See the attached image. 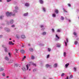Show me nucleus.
<instances>
[{"label":"nucleus","mask_w":79,"mask_h":79,"mask_svg":"<svg viewBox=\"0 0 79 79\" xmlns=\"http://www.w3.org/2000/svg\"><path fill=\"white\" fill-rule=\"evenodd\" d=\"M28 46H31V44L30 43H29L28 44Z\"/></svg>","instance_id":"53"},{"label":"nucleus","mask_w":79,"mask_h":79,"mask_svg":"<svg viewBox=\"0 0 79 79\" xmlns=\"http://www.w3.org/2000/svg\"><path fill=\"white\" fill-rule=\"evenodd\" d=\"M32 65H33V66H35V64H34V63H32Z\"/></svg>","instance_id":"51"},{"label":"nucleus","mask_w":79,"mask_h":79,"mask_svg":"<svg viewBox=\"0 0 79 79\" xmlns=\"http://www.w3.org/2000/svg\"><path fill=\"white\" fill-rule=\"evenodd\" d=\"M10 29H8L7 30H6L7 32H10Z\"/></svg>","instance_id":"43"},{"label":"nucleus","mask_w":79,"mask_h":79,"mask_svg":"<svg viewBox=\"0 0 79 79\" xmlns=\"http://www.w3.org/2000/svg\"><path fill=\"white\" fill-rule=\"evenodd\" d=\"M50 65H48V64H47L46 65V68H48V67H50Z\"/></svg>","instance_id":"12"},{"label":"nucleus","mask_w":79,"mask_h":79,"mask_svg":"<svg viewBox=\"0 0 79 79\" xmlns=\"http://www.w3.org/2000/svg\"><path fill=\"white\" fill-rule=\"evenodd\" d=\"M40 3H41V4L44 3V1H43L42 0H40Z\"/></svg>","instance_id":"11"},{"label":"nucleus","mask_w":79,"mask_h":79,"mask_svg":"<svg viewBox=\"0 0 79 79\" xmlns=\"http://www.w3.org/2000/svg\"><path fill=\"white\" fill-rule=\"evenodd\" d=\"M2 47H5V46H4V45H2Z\"/></svg>","instance_id":"55"},{"label":"nucleus","mask_w":79,"mask_h":79,"mask_svg":"<svg viewBox=\"0 0 79 79\" xmlns=\"http://www.w3.org/2000/svg\"><path fill=\"white\" fill-rule=\"evenodd\" d=\"M4 48H5V52H8L7 50V48L6 47H4Z\"/></svg>","instance_id":"4"},{"label":"nucleus","mask_w":79,"mask_h":79,"mask_svg":"<svg viewBox=\"0 0 79 79\" xmlns=\"http://www.w3.org/2000/svg\"><path fill=\"white\" fill-rule=\"evenodd\" d=\"M74 71H76V68H74Z\"/></svg>","instance_id":"44"},{"label":"nucleus","mask_w":79,"mask_h":79,"mask_svg":"<svg viewBox=\"0 0 79 79\" xmlns=\"http://www.w3.org/2000/svg\"><path fill=\"white\" fill-rule=\"evenodd\" d=\"M18 65L17 64H16L15 65V66H16V67H18Z\"/></svg>","instance_id":"48"},{"label":"nucleus","mask_w":79,"mask_h":79,"mask_svg":"<svg viewBox=\"0 0 79 79\" xmlns=\"http://www.w3.org/2000/svg\"><path fill=\"white\" fill-rule=\"evenodd\" d=\"M69 22H71V20H69Z\"/></svg>","instance_id":"57"},{"label":"nucleus","mask_w":79,"mask_h":79,"mask_svg":"<svg viewBox=\"0 0 79 79\" xmlns=\"http://www.w3.org/2000/svg\"><path fill=\"white\" fill-rule=\"evenodd\" d=\"M13 12L14 13H17L18 12V11L16 10H14Z\"/></svg>","instance_id":"15"},{"label":"nucleus","mask_w":79,"mask_h":79,"mask_svg":"<svg viewBox=\"0 0 79 79\" xmlns=\"http://www.w3.org/2000/svg\"><path fill=\"white\" fill-rule=\"evenodd\" d=\"M11 0H7V2H11Z\"/></svg>","instance_id":"38"},{"label":"nucleus","mask_w":79,"mask_h":79,"mask_svg":"<svg viewBox=\"0 0 79 79\" xmlns=\"http://www.w3.org/2000/svg\"><path fill=\"white\" fill-rule=\"evenodd\" d=\"M28 15V13H27L24 14V16H27V15Z\"/></svg>","instance_id":"16"},{"label":"nucleus","mask_w":79,"mask_h":79,"mask_svg":"<svg viewBox=\"0 0 79 79\" xmlns=\"http://www.w3.org/2000/svg\"><path fill=\"white\" fill-rule=\"evenodd\" d=\"M10 24H13V20H11L10 21Z\"/></svg>","instance_id":"14"},{"label":"nucleus","mask_w":79,"mask_h":79,"mask_svg":"<svg viewBox=\"0 0 79 79\" xmlns=\"http://www.w3.org/2000/svg\"><path fill=\"white\" fill-rule=\"evenodd\" d=\"M48 52H50L51 51V49L49 48H48Z\"/></svg>","instance_id":"26"},{"label":"nucleus","mask_w":79,"mask_h":79,"mask_svg":"<svg viewBox=\"0 0 79 79\" xmlns=\"http://www.w3.org/2000/svg\"><path fill=\"white\" fill-rule=\"evenodd\" d=\"M29 71H31V69H29Z\"/></svg>","instance_id":"64"},{"label":"nucleus","mask_w":79,"mask_h":79,"mask_svg":"<svg viewBox=\"0 0 79 79\" xmlns=\"http://www.w3.org/2000/svg\"><path fill=\"white\" fill-rule=\"evenodd\" d=\"M9 45H14V43H12V41H10L9 42Z\"/></svg>","instance_id":"3"},{"label":"nucleus","mask_w":79,"mask_h":79,"mask_svg":"<svg viewBox=\"0 0 79 79\" xmlns=\"http://www.w3.org/2000/svg\"><path fill=\"white\" fill-rule=\"evenodd\" d=\"M25 6H29V5L28 3H26L25 4Z\"/></svg>","instance_id":"19"},{"label":"nucleus","mask_w":79,"mask_h":79,"mask_svg":"<svg viewBox=\"0 0 79 79\" xmlns=\"http://www.w3.org/2000/svg\"><path fill=\"white\" fill-rule=\"evenodd\" d=\"M16 53H18V51H16Z\"/></svg>","instance_id":"63"},{"label":"nucleus","mask_w":79,"mask_h":79,"mask_svg":"<svg viewBox=\"0 0 79 79\" xmlns=\"http://www.w3.org/2000/svg\"><path fill=\"white\" fill-rule=\"evenodd\" d=\"M52 16L53 17H55L56 16V15L55 14H52Z\"/></svg>","instance_id":"21"},{"label":"nucleus","mask_w":79,"mask_h":79,"mask_svg":"<svg viewBox=\"0 0 79 79\" xmlns=\"http://www.w3.org/2000/svg\"><path fill=\"white\" fill-rule=\"evenodd\" d=\"M26 67L27 68V70H28V69H29V66L28 65H26Z\"/></svg>","instance_id":"17"},{"label":"nucleus","mask_w":79,"mask_h":79,"mask_svg":"<svg viewBox=\"0 0 79 79\" xmlns=\"http://www.w3.org/2000/svg\"><path fill=\"white\" fill-rule=\"evenodd\" d=\"M29 50L30 52H33V51H34V49H33V48H30Z\"/></svg>","instance_id":"10"},{"label":"nucleus","mask_w":79,"mask_h":79,"mask_svg":"<svg viewBox=\"0 0 79 79\" xmlns=\"http://www.w3.org/2000/svg\"><path fill=\"white\" fill-rule=\"evenodd\" d=\"M22 69L24 71H26V70L25 67H23Z\"/></svg>","instance_id":"6"},{"label":"nucleus","mask_w":79,"mask_h":79,"mask_svg":"<svg viewBox=\"0 0 79 79\" xmlns=\"http://www.w3.org/2000/svg\"><path fill=\"white\" fill-rule=\"evenodd\" d=\"M3 70H4V69L3 68H2L0 69V72L2 71H3Z\"/></svg>","instance_id":"13"},{"label":"nucleus","mask_w":79,"mask_h":79,"mask_svg":"<svg viewBox=\"0 0 79 79\" xmlns=\"http://www.w3.org/2000/svg\"><path fill=\"white\" fill-rule=\"evenodd\" d=\"M68 5L69 6H71V4H68Z\"/></svg>","instance_id":"49"},{"label":"nucleus","mask_w":79,"mask_h":79,"mask_svg":"<svg viewBox=\"0 0 79 79\" xmlns=\"http://www.w3.org/2000/svg\"><path fill=\"white\" fill-rule=\"evenodd\" d=\"M16 36L18 39H19V35H16Z\"/></svg>","instance_id":"23"},{"label":"nucleus","mask_w":79,"mask_h":79,"mask_svg":"<svg viewBox=\"0 0 79 79\" xmlns=\"http://www.w3.org/2000/svg\"><path fill=\"white\" fill-rule=\"evenodd\" d=\"M65 79H68V77H67V78Z\"/></svg>","instance_id":"56"},{"label":"nucleus","mask_w":79,"mask_h":79,"mask_svg":"<svg viewBox=\"0 0 79 79\" xmlns=\"http://www.w3.org/2000/svg\"><path fill=\"white\" fill-rule=\"evenodd\" d=\"M66 53L64 52V56H66Z\"/></svg>","instance_id":"29"},{"label":"nucleus","mask_w":79,"mask_h":79,"mask_svg":"<svg viewBox=\"0 0 79 79\" xmlns=\"http://www.w3.org/2000/svg\"><path fill=\"white\" fill-rule=\"evenodd\" d=\"M53 66L54 68H56V67H57V64H54Z\"/></svg>","instance_id":"9"},{"label":"nucleus","mask_w":79,"mask_h":79,"mask_svg":"<svg viewBox=\"0 0 79 79\" xmlns=\"http://www.w3.org/2000/svg\"><path fill=\"white\" fill-rule=\"evenodd\" d=\"M64 42L65 44V46H67V43H66V42L65 41H64Z\"/></svg>","instance_id":"35"},{"label":"nucleus","mask_w":79,"mask_h":79,"mask_svg":"<svg viewBox=\"0 0 79 79\" xmlns=\"http://www.w3.org/2000/svg\"><path fill=\"white\" fill-rule=\"evenodd\" d=\"M9 55L10 56V53H9Z\"/></svg>","instance_id":"58"},{"label":"nucleus","mask_w":79,"mask_h":79,"mask_svg":"<svg viewBox=\"0 0 79 79\" xmlns=\"http://www.w3.org/2000/svg\"><path fill=\"white\" fill-rule=\"evenodd\" d=\"M55 12L56 13V14H58V10H55Z\"/></svg>","instance_id":"8"},{"label":"nucleus","mask_w":79,"mask_h":79,"mask_svg":"<svg viewBox=\"0 0 79 79\" xmlns=\"http://www.w3.org/2000/svg\"><path fill=\"white\" fill-rule=\"evenodd\" d=\"M2 76H5V73H3L2 74Z\"/></svg>","instance_id":"46"},{"label":"nucleus","mask_w":79,"mask_h":79,"mask_svg":"<svg viewBox=\"0 0 79 79\" xmlns=\"http://www.w3.org/2000/svg\"><path fill=\"white\" fill-rule=\"evenodd\" d=\"M4 17V16L2 15V16L0 17V19H2V18H3Z\"/></svg>","instance_id":"20"},{"label":"nucleus","mask_w":79,"mask_h":79,"mask_svg":"<svg viewBox=\"0 0 79 79\" xmlns=\"http://www.w3.org/2000/svg\"><path fill=\"white\" fill-rule=\"evenodd\" d=\"M15 25H12L11 26V27H15Z\"/></svg>","instance_id":"45"},{"label":"nucleus","mask_w":79,"mask_h":79,"mask_svg":"<svg viewBox=\"0 0 79 79\" xmlns=\"http://www.w3.org/2000/svg\"><path fill=\"white\" fill-rule=\"evenodd\" d=\"M69 63L66 64L65 65V68H66L69 66Z\"/></svg>","instance_id":"7"},{"label":"nucleus","mask_w":79,"mask_h":79,"mask_svg":"<svg viewBox=\"0 0 79 79\" xmlns=\"http://www.w3.org/2000/svg\"><path fill=\"white\" fill-rule=\"evenodd\" d=\"M15 50L16 51H18V50L16 49H15Z\"/></svg>","instance_id":"59"},{"label":"nucleus","mask_w":79,"mask_h":79,"mask_svg":"<svg viewBox=\"0 0 79 79\" xmlns=\"http://www.w3.org/2000/svg\"><path fill=\"white\" fill-rule=\"evenodd\" d=\"M15 10H18V7L17 6L15 7Z\"/></svg>","instance_id":"25"},{"label":"nucleus","mask_w":79,"mask_h":79,"mask_svg":"<svg viewBox=\"0 0 79 79\" xmlns=\"http://www.w3.org/2000/svg\"><path fill=\"white\" fill-rule=\"evenodd\" d=\"M66 40L67 43H68V38H66Z\"/></svg>","instance_id":"34"},{"label":"nucleus","mask_w":79,"mask_h":79,"mask_svg":"<svg viewBox=\"0 0 79 79\" xmlns=\"http://www.w3.org/2000/svg\"><path fill=\"white\" fill-rule=\"evenodd\" d=\"M57 32H60V30L59 29H57Z\"/></svg>","instance_id":"31"},{"label":"nucleus","mask_w":79,"mask_h":79,"mask_svg":"<svg viewBox=\"0 0 79 79\" xmlns=\"http://www.w3.org/2000/svg\"><path fill=\"white\" fill-rule=\"evenodd\" d=\"M49 57H50V55H48L47 56V58H49Z\"/></svg>","instance_id":"37"},{"label":"nucleus","mask_w":79,"mask_h":79,"mask_svg":"<svg viewBox=\"0 0 79 79\" xmlns=\"http://www.w3.org/2000/svg\"><path fill=\"white\" fill-rule=\"evenodd\" d=\"M33 72H35L36 71V69H35L33 70Z\"/></svg>","instance_id":"42"},{"label":"nucleus","mask_w":79,"mask_h":79,"mask_svg":"<svg viewBox=\"0 0 79 79\" xmlns=\"http://www.w3.org/2000/svg\"><path fill=\"white\" fill-rule=\"evenodd\" d=\"M40 27L42 28V27H44V26L43 25H41L40 26Z\"/></svg>","instance_id":"52"},{"label":"nucleus","mask_w":79,"mask_h":79,"mask_svg":"<svg viewBox=\"0 0 79 79\" xmlns=\"http://www.w3.org/2000/svg\"><path fill=\"white\" fill-rule=\"evenodd\" d=\"M20 52L21 53H24L25 52V51L24 50H20Z\"/></svg>","instance_id":"2"},{"label":"nucleus","mask_w":79,"mask_h":79,"mask_svg":"<svg viewBox=\"0 0 79 79\" xmlns=\"http://www.w3.org/2000/svg\"><path fill=\"white\" fill-rule=\"evenodd\" d=\"M64 75V73H62V75H61V76H63Z\"/></svg>","instance_id":"40"},{"label":"nucleus","mask_w":79,"mask_h":79,"mask_svg":"<svg viewBox=\"0 0 79 79\" xmlns=\"http://www.w3.org/2000/svg\"><path fill=\"white\" fill-rule=\"evenodd\" d=\"M43 35H45L46 34V32H43L42 33Z\"/></svg>","instance_id":"27"},{"label":"nucleus","mask_w":79,"mask_h":79,"mask_svg":"<svg viewBox=\"0 0 79 79\" xmlns=\"http://www.w3.org/2000/svg\"><path fill=\"white\" fill-rule=\"evenodd\" d=\"M5 59L6 60H7V61H8L9 60V58H8L7 57H6L5 58Z\"/></svg>","instance_id":"18"},{"label":"nucleus","mask_w":79,"mask_h":79,"mask_svg":"<svg viewBox=\"0 0 79 79\" xmlns=\"http://www.w3.org/2000/svg\"><path fill=\"white\" fill-rule=\"evenodd\" d=\"M77 41L75 42V45H77V44H78Z\"/></svg>","instance_id":"28"},{"label":"nucleus","mask_w":79,"mask_h":79,"mask_svg":"<svg viewBox=\"0 0 79 79\" xmlns=\"http://www.w3.org/2000/svg\"><path fill=\"white\" fill-rule=\"evenodd\" d=\"M26 58V57L24 56V57L23 58V60H24V58Z\"/></svg>","instance_id":"41"},{"label":"nucleus","mask_w":79,"mask_h":79,"mask_svg":"<svg viewBox=\"0 0 79 79\" xmlns=\"http://www.w3.org/2000/svg\"><path fill=\"white\" fill-rule=\"evenodd\" d=\"M60 47V45H57V47Z\"/></svg>","instance_id":"47"},{"label":"nucleus","mask_w":79,"mask_h":79,"mask_svg":"<svg viewBox=\"0 0 79 79\" xmlns=\"http://www.w3.org/2000/svg\"><path fill=\"white\" fill-rule=\"evenodd\" d=\"M8 77H9L8 76L6 77V78H8Z\"/></svg>","instance_id":"60"},{"label":"nucleus","mask_w":79,"mask_h":79,"mask_svg":"<svg viewBox=\"0 0 79 79\" xmlns=\"http://www.w3.org/2000/svg\"><path fill=\"white\" fill-rule=\"evenodd\" d=\"M43 10L44 11H45V8H43Z\"/></svg>","instance_id":"50"},{"label":"nucleus","mask_w":79,"mask_h":79,"mask_svg":"<svg viewBox=\"0 0 79 79\" xmlns=\"http://www.w3.org/2000/svg\"><path fill=\"white\" fill-rule=\"evenodd\" d=\"M56 37L58 39H60V37H58V35H56Z\"/></svg>","instance_id":"24"},{"label":"nucleus","mask_w":79,"mask_h":79,"mask_svg":"<svg viewBox=\"0 0 79 79\" xmlns=\"http://www.w3.org/2000/svg\"><path fill=\"white\" fill-rule=\"evenodd\" d=\"M73 34L74 35H77V34L76 32H74L73 33Z\"/></svg>","instance_id":"39"},{"label":"nucleus","mask_w":79,"mask_h":79,"mask_svg":"<svg viewBox=\"0 0 79 79\" xmlns=\"http://www.w3.org/2000/svg\"><path fill=\"white\" fill-rule=\"evenodd\" d=\"M52 31L53 32H55V30H54V29L53 28L52 29Z\"/></svg>","instance_id":"33"},{"label":"nucleus","mask_w":79,"mask_h":79,"mask_svg":"<svg viewBox=\"0 0 79 79\" xmlns=\"http://www.w3.org/2000/svg\"><path fill=\"white\" fill-rule=\"evenodd\" d=\"M63 10H64V12H65V13H67V11H66V10H64V9H63Z\"/></svg>","instance_id":"32"},{"label":"nucleus","mask_w":79,"mask_h":79,"mask_svg":"<svg viewBox=\"0 0 79 79\" xmlns=\"http://www.w3.org/2000/svg\"><path fill=\"white\" fill-rule=\"evenodd\" d=\"M21 37L22 39H25V38H26V36H25V35H21Z\"/></svg>","instance_id":"5"},{"label":"nucleus","mask_w":79,"mask_h":79,"mask_svg":"<svg viewBox=\"0 0 79 79\" xmlns=\"http://www.w3.org/2000/svg\"><path fill=\"white\" fill-rule=\"evenodd\" d=\"M9 40H11V38H10V39H9Z\"/></svg>","instance_id":"62"},{"label":"nucleus","mask_w":79,"mask_h":79,"mask_svg":"<svg viewBox=\"0 0 79 79\" xmlns=\"http://www.w3.org/2000/svg\"><path fill=\"white\" fill-rule=\"evenodd\" d=\"M2 0H0V2H2Z\"/></svg>","instance_id":"61"},{"label":"nucleus","mask_w":79,"mask_h":79,"mask_svg":"<svg viewBox=\"0 0 79 79\" xmlns=\"http://www.w3.org/2000/svg\"><path fill=\"white\" fill-rule=\"evenodd\" d=\"M64 17H63V16H61V20H64Z\"/></svg>","instance_id":"22"},{"label":"nucleus","mask_w":79,"mask_h":79,"mask_svg":"<svg viewBox=\"0 0 79 79\" xmlns=\"http://www.w3.org/2000/svg\"><path fill=\"white\" fill-rule=\"evenodd\" d=\"M73 75H71L70 76V78H73Z\"/></svg>","instance_id":"36"},{"label":"nucleus","mask_w":79,"mask_h":79,"mask_svg":"<svg viewBox=\"0 0 79 79\" xmlns=\"http://www.w3.org/2000/svg\"><path fill=\"white\" fill-rule=\"evenodd\" d=\"M2 37H3V36L2 35H0V38H2Z\"/></svg>","instance_id":"54"},{"label":"nucleus","mask_w":79,"mask_h":79,"mask_svg":"<svg viewBox=\"0 0 79 79\" xmlns=\"http://www.w3.org/2000/svg\"><path fill=\"white\" fill-rule=\"evenodd\" d=\"M31 59L32 60H33V59H34V56H31Z\"/></svg>","instance_id":"30"},{"label":"nucleus","mask_w":79,"mask_h":79,"mask_svg":"<svg viewBox=\"0 0 79 79\" xmlns=\"http://www.w3.org/2000/svg\"><path fill=\"white\" fill-rule=\"evenodd\" d=\"M6 16L7 17L11 16H14L15 15V14H13V13L12 12L9 13L8 12H6Z\"/></svg>","instance_id":"1"}]
</instances>
